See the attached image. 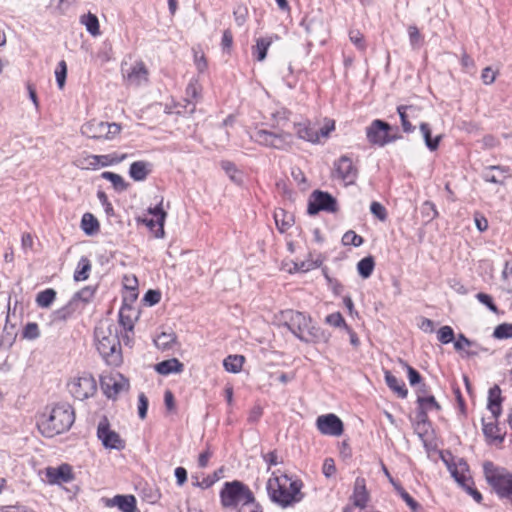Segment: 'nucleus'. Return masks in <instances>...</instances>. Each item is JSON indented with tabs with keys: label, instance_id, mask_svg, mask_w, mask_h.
<instances>
[{
	"label": "nucleus",
	"instance_id": "obj_27",
	"mask_svg": "<svg viewBox=\"0 0 512 512\" xmlns=\"http://www.w3.org/2000/svg\"><path fill=\"white\" fill-rule=\"evenodd\" d=\"M184 365L176 358L164 360L155 365V370L161 375H169L171 373H180L183 371Z\"/></svg>",
	"mask_w": 512,
	"mask_h": 512
},
{
	"label": "nucleus",
	"instance_id": "obj_22",
	"mask_svg": "<svg viewBox=\"0 0 512 512\" xmlns=\"http://www.w3.org/2000/svg\"><path fill=\"white\" fill-rule=\"evenodd\" d=\"M95 289L91 286H86L80 291H78L73 298L71 299L69 306L60 309L56 312L57 318L65 319L70 313V306L74 305L77 301H82L83 303H88L94 296Z\"/></svg>",
	"mask_w": 512,
	"mask_h": 512
},
{
	"label": "nucleus",
	"instance_id": "obj_17",
	"mask_svg": "<svg viewBox=\"0 0 512 512\" xmlns=\"http://www.w3.org/2000/svg\"><path fill=\"white\" fill-rule=\"evenodd\" d=\"M163 199L159 202L158 205H156L154 208H148V213L155 216L157 219H142V222L149 227L150 229H153L156 225L159 226L158 230L155 233V236L157 238H163L164 237V222L167 216V213L162 208Z\"/></svg>",
	"mask_w": 512,
	"mask_h": 512
},
{
	"label": "nucleus",
	"instance_id": "obj_25",
	"mask_svg": "<svg viewBox=\"0 0 512 512\" xmlns=\"http://www.w3.org/2000/svg\"><path fill=\"white\" fill-rule=\"evenodd\" d=\"M501 390L495 385L490 388L488 396V409L492 414V418L496 420L501 414Z\"/></svg>",
	"mask_w": 512,
	"mask_h": 512
},
{
	"label": "nucleus",
	"instance_id": "obj_13",
	"mask_svg": "<svg viewBox=\"0 0 512 512\" xmlns=\"http://www.w3.org/2000/svg\"><path fill=\"white\" fill-rule=\"evenodd\" d=\"M316 427L321 434L335 437L342 435L344 430L342 420L332 413L319 416L316 420Z\"/></svg>",
	"mask_w": 512,
	"mask_h": 512
},
{
	"label": "nucleus",
	"instance_id": "obj_37",
	"mask_svg": "<svg viewBox=\"0 0 512 512\" xmlns=\"http://www.w3.org/2000/svg\"><path fill=\"white\" fill-rule=\"evenodd\" d=\"M375 266V262L372 256L365 257L361 259L357 264V271L359 275L366 279L370 277L373 272Z\"/></svg>",
	"mask_w": 512,
	"mask_h": 512
},
{
	"label": "nucleus",
	"instance_id": "obj_40",
	"mask_svg": "<svg viewBox=\"0 0 512 512\" xmlns=\"http://www.w3.org/2000/svg\"><path fill=\"white\" fill-rule=\"evenodd\" d=\"M393 486L400 497L406 502V504L410 507L412 512H420L421 505L415 501L406 491L405 489L398 483H393Z\"/></svg>",
	"mask_w": 512,
	"mask_h": 512
},
{
	"label": "nucleus",
	"instance_id": "obj_59",
	"mask_svg": "<svg viewBox=\"0 0 512 512\" xmlns=\"http://www.w3.org/2000/svg\"><path fill=\"white\" fill-rule=\"evenodd\" d=\"M476 298L482 304L486 305L492 312H498L497 306L493 303L492 297L490 295L480 292L476 295Z\"/></svg>",
	"mask_w": 512,
	"mask_h": 512
},
{
	"label": "nucleus",
	"instance_id": "obj_31",
	"mask_svg": "<svg viewBox=\"0 0 512 512\" xmlns=\"http://www.w3.org/2000/svg\"><path fill=\"white\" fill-rule=\"evenodd\" d=\"M81 228L87 235H94L99 231V222L91 213H85L81 220Z\"/></svg>",
	"mask_w": 512,
	"mask_h": 512
},
{
	"label": "nucleus",
	"instance_id": "obj_39",
	"mask_svg": "<svg viewBox=\"0 0 512 512\" xmlns=\"http://www.w3.org/2000/svg\"><path fill=\"white\" fill-rule=\"evenodd\" d=\"M56 298V291L52 288L38 293L36 303L39 307L48 308Z\"/></svg>",
	"mask_w": 512,
	"mask_h": 512
},
{
	"label": "nucleus",
	"instance_id": "obj_5",
	"mask_svg": "<svg viewBox=\"0 0 512 512\" xmlns=\"http://www.w3.org/2000/svg\"><path fill=\"white\" fill-rule=\"evenodd\" d=\"M301 487L300 482L291 481L287 476L271 477L266 484L270 499L282 507H287L302 499Z\"/></svg>",
	"mask_w": 512,
	"mask_h": 512
},
{
	"label": "nucleus",
	"instance_id": "obj_19",
	"mask_svg": "<svg viewBox=\"0 0 512 512\" xmlns=\"http://www.w3.org/2000/svg\"><path fill=\"white\" fill-rule=\"evenodd\" d=\"M302 26H304L308 35L314 39H320L325 33V25L322 16L310 14L305 16L302 20Z\"/></svg>",
	"mask_w": 512,
	"mask_h": 512
},
{
	"label": "nucleus",
	"instance_id": "obj_44",
	"mask_svg": "<svg viewBox=\"0 0 512 512\" xmlns=\"http://www.w3.org/2000/svg\"><path fill=\"white\" fill-rule=\"evenodd\" d=\"M493 337L500 340L512 338V323H502L496 326Z\"/></svg>",
	"mask_w": 512,
	"mask_h": 512
},
{
	"label": "nucleus",
	"instance_id": "obj_63",
	"mask_svg": "<svg viewBox=\"0 0 512 512\" xmlns=\"http://www.w3.org/2000/svg\"><path fill=\"white\" fill-rule=\"evenodd\" d=\"M481 79L484 84L490 85V84L494 83V81L496 79V74L490 67H486L482 71Z\"/></svg>",
	"mask_w": 512,
	"mask_h": 512
},
{
	"label": "nucleus",
	"instance_id": "obj_10",
	"mask_svg": "<svg viewBox=\"0 0 512 512\" xmlns=\"http://www.w3.org/2000/svg\"><path fill=\"white\" fill-rule=\"evenodd\" d=\"M312 197L313 201L308 205V213L310 215H315L319 211H337V201L331 194L317 190L313 192Z\"/></svg>",
	"mask_w": 512,
	"mask_h": 512
},
{
	"label": "nucleus",
	"instance_id": "obj_42",
	"mask_svg": "<svg viewBox=\"0 0 512 512\" xmlns=\"http://www.w3.org/2000/svg\"><path fill=\"white\" fill-rule=\"evenodd\" d=\"M101 177L103 179L110 181L113 184L114 188L118 191H124L128 187V184L119 174L106 171L102 173Z\"/></svg>",
	"mask_w": 512,
	"mask_h": 512
},
{
	"label": "nucleus",
	"instance_id": "obj_58",
	"mask_svg": "<svg viewBox=\"0 0 512 512\" xmlns=\"http://www.w3.org/2000/svg\"><path fill=\"white\" fill-rule=\"evenodd\" d=\"M161 300V293L158 290H148L144 296V301L149 305L153 306L159 303Z\"/></svg>",
	"mask_w": 512,
	"mask_h": 512
},
{
	"label": "nucleus",
	"instance_id": "obj_26",
	"mask_svg": "<svg viewBox=\"0 0 512 512\" xmlns=\"http://www.w3.org/2000/svg\"><path fill=\"white\" fill-rule=\"evenodd\" d=\"M420 132L422 134V137L424 139L426 147L430 151H435L438 149L440 141L442 139V135H437L435 137H432V130L428 123L420 122L419 123Z\"/></svg>",
	"mask_w": 512,
	"mask_h": 512
},
{
	"label": "nucleus",
	"instance_id": "obj_62",
	"mask_svg": "<svg viewBox=\"0 0 512 512\" xmlns=\"http://www.w3.org/2000/svg\"><path fill=\"white\" fill-rule=\"evenodd\" d=\"M111 47H103L101 48L95 55V60L99 62L100 64H104L108 62L111 59Z\"/></svg>",
	"mask_w": 512,
	"mask_h": 512
},
{
	"label": "nucleus",
	"instance_id": "obj_29",
	"mask_svg": "<svg viewBox=\"0 0 512 512\" xmlns=\"http://www.w3.org/2000/svg\"><path fill=\"white\" fill-rule=\"evenodd\" d=\"M150 164L145 161H136L130 165L129 175L134 181H143L150 173Z\"/></svg>",
	"mask_w": 512,
	"mask_h": 512
},
{
	"label": "nucleus",
	"instance_id": "obj_23",
	"mask_svg": "<svg viewBox=\"0 0 512 512\" xmlns=\"http://www.w3.org/2000/svg\"><path fill=\"white\" fill-rule=\"evenodd\" d=\"M295 129L296 134L300 139L311 143H317L319 141L318 128L310 122L298 123L295 125Z\"/></svg>",
	"mask_w": 512,
	"mask_h": 512
},
{
	"label": "nucleus",
	"instance_id": "obj_15",
	"mask_svg": "<svg viewBox=\"0 0 512 512\" xmlns=\"http://www.w3.org/2000/svg\"><path fill=\"white\" fill-rule=\"evenodd\" d=\"M46 481L49 484L69 483L74 479L72 467L69 464H61L58 467H47L45 469Z\"/></svg>",
	"mask_w": 512,
	"mask_h": 512
},
{
	"label": "nucleus",
	"instance_id": "obj_3",
	"mask_svg": "<svg viewBox=\"0 0 512 512\" xmlns=\"http://www.w3.org/2000/svg\"><path fill=\"white\" fill-rule=\"evenodd\" d=\"M224 507L235 508V512H262L248 486L240 481L226 482L220 493Z\"/></svg>",
	"mask_w": 512,
	"mask_h": 512
},
{
	"label": "nucleus",
	"instance_id": "obj_52",
	"mask_svg": "<svg viewBox=\"0 0 512 512\" xmlns=\"http://www.w3.org/2000/svg\"><path fill=\"white\" fill-rule=\"evenodd\" d=\"M370 211L380 221H385L387 218V211L385 207L379 202H372L370 205Z\"/></svg>",
	"mask_w": 512,
	"mask_h": 512
},
{
	"label": "nucleus",
	"instance_id": "obj_4",
	"mask_svg": "<svg viewBox=\"0 0 512 512\" xmlns=\"http://www.w3.org/2000/svg\"><path fill=\"white\" fill-rule=\"evenodd\" d=\"M282 319L285 326L303 342L315 343L327 340L325 332L320 327L312 325L311 318L302 312L294 310L283 311Z\"/></svg>",
	"mask_w": 512,
	"mask_h": 512
},
{
	"label": "nucleus",
	"instance_id": "obj_35",
	"mask_svg": "<svg viewBox=\"0 0 512 512\" xmlns=\"http://www.w3.org/2000/svg\"><path fill=\"white\" fill-rule=\"evenodd\" d=\"M176 339L174 332H162L154 339V343L159 349L167 350L171 348Z\"/></svg>",
	"mask_w": 512,
	"mask_h": 512
},
{
	"label": "nucleus",
	"instance_id": "obj_61",
	"mask_svg": "<svg viewBox=\"0 0 512 512\" xmlns=\"http://www.w3.org/2000/svg\"><path fill=\"white\" fill-rule=\"evenodd\" d=\"M23 335L28 339H36L39 336V328L36 323H28L25 328Z\"/></svg>",
	"mask_w": 512,
	"mask_h": 512
},
{
	"label": "nucleus",
	"instance_id": "obj_2",
	"mask_svg": "<svg viewBox=\"0 0 512 512\" xmlns=\"http://www.w3.org/2000/svg\"><path fill=\"white\" fill-rule=\"evenodd\" d=\"M75 421L71 405L62 403L54 406L48 414H42L37 422L40 433L48 438L68 431Z\"/></svg>",
	"mask_w": 512,
	"mask_h": 512
},
{
	"label": "nucleus",
	"instance_id": "obj_9",
	"mask_svg": "<svg viewBox=\"0 0 512 512\" xmlns=\"http://www.w3.org/2000/svg\"><path fill=\"white\" fill-rule=\"evenodd\" d=\"M97 437L107 449L120 451L125 448V441L116 431L110 429V424L106 417L98 424Z\"/></svg>",
	"mask_w": 512,
	"mask_h": 512
},
{
	"label": "nucleus",
	"instance_id": "obj_12",
	"mask_svg": "<svg viewBox=\"0 0 512 512\" xmlns=\"http://www.w3.org/2000/svg\"><path fill=\"white\" fill-rule=\"evenodd\" d=\"M402 129L405 133H411L415 130L412 122H418L422 117L423 108L419 105H400L397 107Z\"/></svg>",
	"mask_w": 512,
	"mask_h": 512
},
{
	"label": "nucleus",
	"instance_id": "obj_50",
	"mask_svg": "<svg viewBox=\"0 0 512 512\" xmlns=\"http://www.w3.org/2000/svg\"><path fill=\"white\" fill-rule=\"evenodd\" d=\"M437 338L442 344H448L454 340V331L450 326H443L438 330Z\"/></svg>",
	"mask_w": 512,
	"mask_h": 512
},
{
	"label": "nucleus",
	"instance_id": "obj_49",
	"mask_svg": "<svg viewBox=\"0 0 512 512\" xmlns=\"http://www.w3.org/2000/svg\"><path fill=\"white\" fill-rule=\"evenodd\" d=\"M350 41L356 46V48L362 52L366 50V43L364 36L358 30H351L349 32Z\"/></svg>",
	"mask_w": 512,
	"mask_h": 512
},
{
	"label": "nucleus",
	"instance_id": "obj_6",
	"mask_svg": "<svg viewBox=\"0 0 512 512\" xmlns=\"http://www.w3.org/2000/svg\"><path fill=\"white\" fill-rule=\"evenodd\" d=\"M121 131V126L117 123H108L104 121L91 120L81 127V133L92 139H113Z\"/></svg>",
	"mask_w": 512,
	"mask_h": 512
},
{
	"label": "nucleus",
	"instance_id": "obj_38",
	"mask_svg": "<svg viewBox=\"0 0 512 512\" xmlns=\"http://www.w3.org/2000/svg\"><path fill=\"white\" fill-rule=\"evenodd\" d=\"M127 158V154H118V153H111L106 155H98L97 160H99L100 167H107L114 164H118L122 161H124Z\"/></svg>",
	"mask_w": 512,
	"mask_h": 512
},
{
	"label": "nucleus",
	"instance_id": "obj_7",
	"mask_svg": "<svg viewBox=\"0 0 512 512\" xmlns=\"http://www.w3.org/2000/svg\"><path fill=\"white\" fill-rule=\"evenodd\" d=\"M251 139L266 147L285 150L291 141V134L287 132L274 133L269 130L259 129L251 135Z\"/></svg>",
	"mask_w": 512,
	"mask_h": 512
},
{
	"label": "nucleus",
	"instance_id": "obj_51",
	"mask_svg": "<svg viewBox=\"0 0 512 512\" xmlns=\"http://www.w3.org/2000/svg\"><path fill=\"white\" fill-rule=\"evenodd\" d=\"M417 402L419 403L420 407L423 409H436V410L441 409V406L436 401L434 396L422 397L419 395Z\"/></svg>",
	"mask_w": 512,
	"mask_h": 512
},
{
	"label": "nucleus",
	"instance_id": "obj_18",
	"mask_svg": "<svg viewBox=\"0 0 512 512\" xmlns=\"http://www.w3.org/2000/svg\"><path fill=\"white\" fill-rule=\"evenodd\" d=\"M148 69L142 61L135 62L126 72L125 78L129 85L141 86L148 82Z\"/></svg>",
	"mask_w": 512,
	"mask_h": 512
},
{
	"label": "nucleus",
	"instance_id": "obj_20",
	"mask_svg": "<svg viewBox=\"0 0 512 512\" xmlns=\"http://www.w3.org/2000/svg\"><path fill=\"white\" fill-rule=\"evenodd\" d=\"M104 503L106 507L117 506L122 512H139L133 495H116L113 498H105Z\"/></svg>",
	"mask_w": 512,
	"mask_h": 512
},
{
	"label": "nucleus",
	"instance_id": "obj_1",
	"mask_svg": "<svg viewBox=\"0 0 512 512\" xmlns=\"http://www.w3.org/2000/svg\"><path fill=\"white\" fill-rule=\"evenodd\" d=\"M96 349L111 366L122 363L121 344L116 326L110 320H102L94 331Z\"/></svg>",
	"mask_w": 512,
	"mask_h": 512
},
{
	"label": "nucleus",
	"instance_id": "obj_41",
	"mask_svg": "<svg viewBox=\"0 0 512 512\" xmlns=\"http://www.w3.org/2000/svg\"><path fill=\"white\" fill-rule=\"evenodd\" d=\"M452 475L455 478V480L473 497V499L477 503L481 502V500H482L481 493L478 490H476V489L472 488L471 486H469L468 484H466V481H468V479H466L465 476L459 475L456 471H453Z\"/></svg>",
	"mask_w": 512,
	"mask_h": 512
},
{
	"label": "nucleus",
	"instance_id": "obj_54",
	"mask_svg": "<svg viewBox=\"0 0 512 512\" xmlns=\"http://www.w3.org/2000/svg\"><path fill=\"white\" fill-rule=\"evenodd\" d=\"M408 35H409V40H410L412 47L413 48L419 47V45L422 41V36L419 32V29L414 25H410L408 27Z\"/></svg>",
	"mask_w": 512,
	"mask_h": 512
},
{
	"label": "nucleus",
	"instance_id": "obj_64",
	"mask_svg": "<svg viewBox=\"0 0 512 512\" xmlns=\"http://www.w3.org/2000/svg\"><path fill=\"white\" fill-rule=\"evenodd\" d=\"M472 344L473 342L466 338L463 334H459L458 339L454 342V348L457 351H461L465 347H469Z\"/></svg>",
	"mask_w": 512,
	"mask_h": 512
},
{
	"label": "nucleus",
	"instance_id": "obj_34",
	"mask_svg": "<svg viewBox=\"0 0 512 512\" xmlns=\"http://www.w3.org/2000/svg\"><path fill=\"white\" fill-rule=\"evenodd\" d=\"M272 43L271 38H259L256 45L253 47V55L258 61H263L266 58L267 50Z\"/></svg>",
	"mask_w": 512,
	"mask_h": 512
},
{
	"label": "nucleus",
	"instance_id": "obj_56",
	"mask_svg": "<svg viewBox=\"0 0 512 512\" xmlns=\"http://www.w3.org/2000/svg\"><path fill=\"white\" fill-rule=\"evenodd\" d=\"M148 409V398L144 393H140L138 396V415L141 419H145Z\"/></svg>",
	"mask_w": 512,
	"mask_h": 512
},
{
	"label": "nucleus",
	"instance_id": "obj_48",
	"mask_svg": "<svg viewBox=\"0 0 512 512\" xmlns=\"http://www.w3.org/2000/svg\"><path fill=\"white\" fill-rule=\"evenodd\" d=\"M363 241V238L352 230L347 231L342 237V243L344 245L359 247L363 244Z\"/></svg>",
	"mask_w": 512,
	"mask_h": 512
},
{
	"label": "nucleus",
	"instance_id": "obj_21",
	"mask_svg": "<svg viewBox=\"0 0 512 512\" xmlns=\"http://www.w3.org/2000/svg\"><path fill=\"white\" fill-rule=\"evenodd\" d=\"M369 500V493L366 489V481L362 477H357L354 483L351 501L355 507L364 509Z\"/></svg>",
	"mask_w": 512,
	"mask_h": 512
},
{
	"label": "nucleus",
	"instance_id": "obj_8",
	"mask_svg": "<svg viewBox=\"0 0 512 512\" xmlns=\"http://www.w3.org/2000/svg\"><path fill=\"white\" fill-rule=\"evenodd\" d=\"M69 392L78 400H85L93 396L97 390L95 379L88 374L73 379L68 384Z\"/></svg>",
	"mask_w": 512,
	"mask_h": 512
},
{
	"label": "nucleus",
	"instance_id": "obj_14",
	"mask_svg": "<svg viewBox=\"0 0 512 512\" xmlns=\"http://www.w3.org/2000/svg\"><path fill=\"white\" fill-rule=\"evenodd\" d=\"M391 129V126L387 122L376 119L366 129L367 139L372 144L384 146L387 144L388 132H390Z\"/></svg>",
	"mask_w": 512,
	"mask_h": 512
},
{
	"label": "nucleus",
	"instance_id": "obj_24",
	"mask_svg": "<svg viewBox=\"0 0 512 512\" xmlns=\"http://www.w3.org/2000/svg\"><path fill=\"white\" fill-rule=\"evenodd\" d=\"M482 426L483 434L488 442H503L504 436L495 421L487 422L485 418H482Z\"/></svg>",
	"mask_w": 512,
	"mask_h": 512
},
{
	"label": "nucleus",
	"instance_id": "obj_60",
	"mask_svg": "<svg viewBox=\"0 0 512 512\" xmlns=\"http://www.w3.org/2000/svg\"><path fill=\"white\" fill-rule=\"evenodd\" d=\"M322 472L327 478H330L331 476H333L335 474L336 466H335V462L332 458H326L324 460Z\"/></svg>",
	"mask_w": 512,
	"mask_h": 512
},
{
	"label": "nucleus",
	"instance_id": "obj_33",
	"mask_svg": "<svg viewBox=\"0 0 512 512\" xmlns=\"http://www.w3.org/2000/svg\"><path fill=\"white\" fill-rule=\"evenodd\" d=\"M91 271V262L87 257H81V259L78 262L77 269L74 273V280L75 281H84L88 279L89 273Z\"/></svg>",
	"mask_w": 512,
	"mask_h": 512
},
{
	"label": "nucleus",
	"instance_id": "obj_46",
	"mask_svg": "<svg viewBox=\"0 0 512 512\" xmlns=\"http://www.w3.org/2000/svg\"><path fill=\"white\" fill-rule=\"evenodd\" d=\"M500 171L501 173H507L508 169L503 166H490L483 175V178L487 182L495 183V184H503V180H500L495 174H493V171Z\"/></svg>",
	"mask_w": 512,
	"mask_h": 512
},
{
	"label": "nucleus",
	"instance_id": "obj_47",
	"mask_svg": "<svg viewBox=\"0 0 512 512\" xmlns=\"http://www.w3.org/2000/svg\"><path fill=\"white\" fill-rule=\"evenodd\" d=\"M55 77H56V82H57L59 89H63L65 86L66 77H67V64L64 60H61L58 63V66L55 70Z\"/></svg>",
	"mask_w": 512,
	"mask_h": 512
},
{
	"label": "nucleus",
	"instance_id": "obj_43",
	"mask_svg": "<svg viewBox=\"0 0 512 512\" xmlns=\"http://www.w3.org/2000/svg\"><path fill=\"white\" fill-rule=\"evenodd\" d=\"M132 309L128 306L122 307L119 311V322L125 330H133L134 320L130 313Z\"/></svg>",
	"mask_w": 512,
	"mask_h": 512
},
{
	"label": "nucleus",
	"instance_id": "obj_16",
	"mask_svg": "<svg viewBox=\"0 0 512 512\" xmlns=\"http://www.w3.org/2000/svg\"><path fill=\"white\" fill-rule=\"evenodd\" d=\"M128 386L121 375H105L101 377V388L108 398H114L116 395Z\"/></svg>",
	"mask_w": 512,
	"mask_h": 512
},
{
	"label": "nucleus",
	"instance_id": "obj_53",
	"mask_svg": "<svg viewBox=\"0 0 512 512\" xmlns=\"http://www.w3.org/2000/svg\"><path fill=\"white\" fill-rule=\"evenodd\" d=\"M325 322L334 327H341V326H344L345 328L348 327L345 323L343 316L339 312H335V313H331V314L327 315Z\"/></svg>",
	"mask_w": 512,
	"mask_h": 512
},
{
	"label": "nucleus",
	"instance_id": "obj_36",
	"mask_svg": "<svg viewBox=\"0 0 512 512\" xmlns=\"http://www.w3.org/2000/svg\"><path fill=\"white\" fill-rule=\"evenodd\" d=\"M81 23L86 26L87 31L93 35L98 36L100 34L99 21L96 15L88 13L81 17Z\"/></svg>",
	"mask_w": 512,
	"mask_h": 512
},
{
	"label": "nucleus",
	"instance_id": "obj_30",
	"mask_svg": "<svg viewBox=\"0 0 512 512\" xmlns=\"http://www.w3.org/2000/svg\"><path fill=\"white\" fill-rule=\"evenodd\" d=\"M274 219L277 228L282 233L288 230L294 223V216L281 208L275 210Z\"/></svg>",
	"mask_w": 512,
	"mask_h": 512
},
{
	"label": "nucleus",
	"instance_id": "obj_28",
	"mask_svg": "<svg viewBox=\"0 0 512 512\" xmlns=\"http://www.w3.org/2000/svg\"><path fill=\"white\" fill-rule=\"evenodd\" d=\"M385 382L387 386L394 391L400 398H406L408 390L402 380L394 376L390 371H385Z\"/></svg>",
	"mask_w": 512,
	"mask_h": 512
},
{
	"label": "nucleus",
	"instance_id": "obj_57",
	"mask_svg": "<svg viewBox=\"0 0 512 512\" xmlns=\"http://www.w3.org/2000/svg\"><path fill=\"white\" fill-rule=\"evenodd\" d=\"M200 87L196 81H191L186 88V95L189 102L196 100L199 96Z\"/></svg>",
	"mask_w": 512,
	"mask_h": 512
},
{
	"label": "nucleus",
	"instance_id": "obj_11",
	"mask_svg": "<svg viewBox=\"0 0 512 512\" xmlns=\"http://www.w3.org/2000/svg\"><path fill=\"white\" fill-rule=\"evenodd\" d=\"M334 175L341 179L345 185H351L357 179L358 169L354 166L352 160L344 155L334 162Z\"/></svg>",
	"mask_w": 512,
	"mask_h": 512
},
{
	"label": "nucleus",
	"instance_id": "obj_55",
	"mask_svg": "<svg viewBox=\"0 0 512 512\" xmlns=\"http://www.w3.org/2000/svg\"><path fill=\"white\" fill-rule=\"evenodd\" d=\"M422 214L428 219L433 220L438 216V211L431 201H425L422 206Z\"/></svg>",
	"mask_w": 512,
	"mask_h": 512
},
{
	"label": "nucleus",
	"instance_id": "obj_32",
	"mask_svg": "<svg viewBox=\"0 0 512 512\" xmlns=\"http://www.w3.org/2000/svg\"><path fill=\"white\" fill-rule=\"evenodd\" d=\"M245 358L242 355H229L223 361V366L226 371L231 373H238L241 371Z\"/></svg>",
	"mask_w": 512,
	"mask_h": 512
},
{
	"label": "nucleus",
	"instance_id": "obj_45",
	"mask_svg": "<svg viewBox=\"0 0 512 512\" xmlns=\"http://www.w3.org/2000/svg\"><path fill=\"white\" fill-rule=\"evenodd\" d=\"M399 363L402 365L403 368L406 369L408 380L411 386H416L421 383L422 377L416 369H414L412 366H410L408 363L401 359L399 360Z\"/></svg>",
	"mask_w": 512,
	"mask_h": 512
}]
</instances>
